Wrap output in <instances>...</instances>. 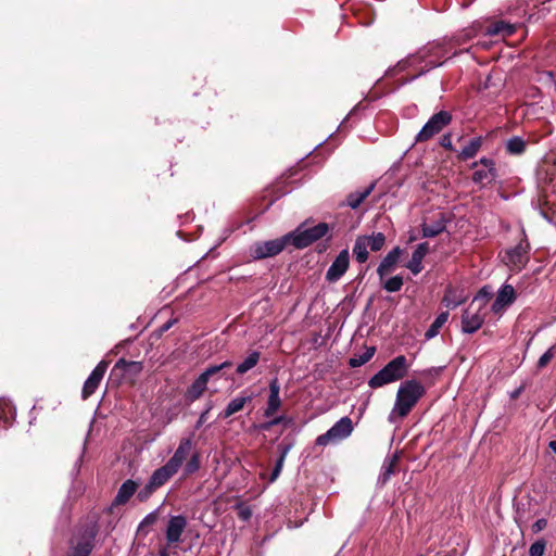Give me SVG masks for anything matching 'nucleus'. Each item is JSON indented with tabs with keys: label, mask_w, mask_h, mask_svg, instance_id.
Here are the masks:
<instances>
[{
	"label": "nucleus",
	"mask_w": 556,
	"mask_h": 556,
	"mask_svg": "<svg viewBox=\"0 0 556 556\" xmlns=\"http://www.w3.org/2000/svg\"><path fill=\"white\" fill-rule=\"evenodd\" d=\"M425 394L426 389L419 381L410 379L402 382L397 389L389 421L404 419Z\"/></svg>",
	"instance_id": "obj_1"
},
{
	"label": "nucleus",
	"mask_w": 556,
	"mask_h": 556,
	"mask_svg": "<svg viewBox=\"0 0 556 556\" xmlns=\"http://www.w3.org/2000/svg\"><path fill=\"white\" fill-rule=\"evenodd\" d=\"M444 55L445 51L441 43H431L420 49L415 54L399 61L393 71L403 72L408 67H417L418 65L425 64L420 66L417 74L409 79V81H412L428 71L442 65L443 62H440L439 60Z\"/></svg>",
	"instance_id": "obj_2"
},
{
	"label": "nucleus",
	"mask_w": 556,
	"mask_h": 556,
	"mask_svg": "<svg viewBox=\"0 0 556 556\" xmlns=\"http://www.w3.org/2000/svg\"><path fill=\"white\" fill-rule=\"evenodd\" d=\"M408 368L407 358L404 355H399L372 376L368 381V386L372 389H377L397 381L406 376Z\"/></svg>",
	"instance_id": "obj_3"
},
{
	"label": "nucleus",
	"mask_w": 556,
	"mask_h": 556,
	"mask_svg": "<svg viewBox=\"0 0 556 556\" xmlns=\"http://www.w3.org/2000/svg\"><path fill=\"white\" fill-rule=\"evenodd\" d=\"M328 231L329 227L326 223H319L309 228L301 225L295 230L287 233V238L294 248L304 249L325 237Z\"/></svg>",
	"instance_id": "obj_4"
},
{
	"label": "nucleus",
	"mask_w": 556,
	"mask_h": 556,
	"mask_svg": "<svg viewBox=\"0 0 556 556\" xmlns=\"http://www.w3.org/2000/svg\"><path fill=\"white\" fill-rule=\"evenodd\" d=\"M288 244L290 243L287 235L268 241H258L251 245L250 256L253 260L273 257L281 253Z\"/></svg>",
	"instance_id": "obj_5"
},
{
	"label": "nucleus",
	"mask_w": 556,
	"mask_h": 556,
	"mask_svg": "<svg viewBox=\"0 0 556 556\" xmlns=\"http://www.w3.org/2000/svg\"><path fill=\"white\" fill-rule=\"evenodd\" d=\"M232 366L230 361H226L219 365H213L207 367L188 388L186 392V397L188 401L193 402L202 396L204 391L206 390V386L210 377L217 374L224 368H229Z\"/></svg>",
	"instance_id": "obj_6"
},
{
	"label": "nucleus",
	"mask_w": 556,
	"mask_h": 556,
	"mask_svg": "<svg viewBox=\"0 0 556 556\" xmlns=\"http://www.w3.org/2000/svg\"><path fill=\"white\" fill-rule=\"evenodd\" d=\"M353 431V424L350 417L339 419L326 433L320 434L316 439V444L325 446L330 442L346 439Z\"/></svg>",
	"instance_id": "obj_7"
},
{
	"label": "nucleus",
	"mask_w": 556,
	"mask_h": 556,
	"mask_svg": "<svg viewBox=\"0 0 556 556\" xmlns=\"http://www.w3.org/2000/svg\"><path fill=\"white\" fill-rule=\"evenodd\" d=\"M452 121V115L447 111H440L430 117L416 136V141L422 142L439 134Z\"/></svg>",
	"instance_id": "obj_8"
},
{
	"label": "nucleus",
	"mask_w": 556,
	"mask_h": 556,
	"mask_svg": "<svg viewBox=\"0 0 556 556\" xmlns=\"http://www.w3.org/2000/svg\"><path fill=\"white\" fill-rule=\"evenodd\" d=\"M504 261L513 270H521L529 261V243L521 240L516 247L506 251Z\"/></svg>",
	"instance_id": "obj_9"
},
{
	"label": "nucleus",
	"mask_w": 556,
	"mask_h": 556,
	"mask_svg": "<svg viewBox=\"0 0 556 556\" xmlns=\"http://www.w3.org/2000/svg\"><path fill=\"white\" fill-rule=\"evenodd\" d=\"M479 165H482L483 168L475 170L472 175V181L475 184L485 186L495 180L497 177V172L495 168V163L492 159L481 157L478 162H473L471 167L476 168Z\"/></svg>",
	"instance_id": "obj_10"
},
{
	"label": "nucleus",
	"mask_w": 556,
	"mask_h": 556,
	"mask_svg": "<svg viewBox=\"0 0 556 556\" xmlns=\"http://www.w3.org/2000/svg\"><path fill=\"white\" fill-rule=\"evenodd\" d=\"M472 303L464 311L462 315V330L465 333H473L478 331L484 321V314L481 307L473 308Z\"/></svg>",
	"instance_id": "obj_11"
},
{
	"label": "nucleus",
	"mask_w": 556,
	"mask_h": 556,
	"mask_svg": "<svg viewBox=\"0 0 556 556\" xmlns=\"http://www.w3.org/2000/svg\"><path fill=\"white\" fill-rule=\"evenodd\" d=\"M187 527V519L182 515L172 516L166 525L165 538L167 546L181 542V535Z\"/></svg>",
	"instance_id": "obj_12"
},
{
	"label": "nucleus",
	"mask_w": 556,
	"mask_h": 556,
	"mask_svg": "<svg viewBox=\"0 0 556 556\" xmlns=\"http://www.w3.org/2000/svg\"><path fill=\"white\" fill-rule=\"evenodd\" d=\"M350 254L346 249L342 250L326 273L328 282H337L349 269Z\"/></svg>",
	"instance_id": "obj_13"
},
{
	"label": "nucleus",
	"mask_w": 556,
	"mask_h": 556,
	"mask_svg": "<svg viewBox=\"0 0 556 556\" xmlns=\"http://www.w3.org/2000/svg\"><path fill=\"white\" fill-rule=\"evenodd\" d=\"M109 363L105 361H101L96 368L91 371L89 377L84 383L81 396L84 400L88 399L90 395H92L96 390L98 389L101 380L104 377V374L108 369Z\"/></svg>",
	"instance_id": "obj_14"
},
{
	"label": "nucleus",
	"mask_w": 556,
	"mask_h": 556,
	"mask_svg": "<svg viewBox=\"0 0 556 556\" xmlns=\"http://www.w3.org/2000/svg\"><path fill=\"white\" fill-rule=\"evenodd\" d=\"M516 299L515 289L510 285H504L500 288L496 299L491 306L494 314H502L506 307L514 303Z\"/></svg>",
	"instance_id": "obj_15"
},
{
	"label": "nucleus",
	"mask_w": 556,
	"mask_h": 556,
	"mask_svg": "<svg viewBox=\"0 0 556 556\" xmlns=\"http://www.w3.org/2000/svg\"><path fill=\"white\" fill-rule=\"evenodd\" d=\"M402 254L403 250L400 247H395L387 253L377 268V274L380 280H383L388 274L394 270Z\"/></svg>",
	"instance_id": "obj_16"
},
{
	"label": "nucleus",
	"mask_w": 556,
	"mask_h": 556,
	"mask_svg": "<svg viewBox=\"0 0 556 556\" xmlns=\"http://www.w3.org/2000/svg\"><path fill=\"white\" fill-rule=\"evenodd\" d=\"M192 439L191 438H182L179 441V444L174 453V455L167 460L174 468L178 471L181 468L182 464L187 460L191 450H192Z\"/></svg>",
	"instance_id": "obj_17"
},
{
	"label": "nucleus",
	"mask_w": 556,
	"mask_h": 556,
	"mask_svg": "<svg viewBox=\"0 0 556 556\" xmlns=\"http://www.w3.org/2000/svg\"><path fill=\"white\" fill-rule=\"evenodd\" d=\"M280 384L277 378H274L269 382V395L267 400V405L264 410L265 417H271L274 414L277 413V410L281 406V400H280Z\"/></svg>",
	"instance_id": "obj_18"
},
{
	"label": "nucleus",
	"mask_w": 556,
	"mask_h": 556,
	"mask_svg": "<svg viewBox=\"0 0 556 556\" xmlns=\"http://www.w3.org/2000/svg\"><path fill=\"white\" fill-rule=\"evenodd\" d=\"M429 252V244L427 242L419 243L413 254L412 258L406 264V267L413 275H418L424 269L422 260Z\"/></svg>",
	"instance_id": "obj_19"
},
{
	"label": "nucleus",
	"mask_w": 556,
	"mask_h": 556,
	"mask_svg": "<svg viewBox=\"0 0 556 556\" xmlns=\"http://www.w3.org/2000/svg\"><path fill=\"white\" fill-rule=\"evenodd\" d=\"M177 472L178 470L166 462L162 467L153 471L152 476L149 479V481L151 482V486L160 489L167 481H169V479L174 477Z\"/></svg>",
	"instance_id": "obj_20"
},
{
	"label": "nucleus",
	"mask_w": 556,
	"mask_h": 556,
	"mask_svg": "<svg viewBox=\"0 0 556 556\" xmlns=\"http://www.w3.org/2000/svg\"><path fill=\"white\" fill-rule=\"evenodd\" d=\"M515 24L505 21H495L492 22L489 26H486L484 35L490 37L506 38L511 36L515 33Z\"/></svg>",
	"instance_id": "obj_21"
},
{
	"label": "nucleus",
	"mask_w": 556,
	"mask_h": 556,
	"mask_svg": "<svg viewBox=\"0 0 556 556\" xmlns=\"http://www.w3.org/2000/svg\"><path fill=\"white\" fill-rule=\"evenodd\" d=\"M137 483L134 480H126L118 489L117 494L113 501L114 505H124L135 494Z\"/></svg>",
	"instance_id": "obj_22"
},
{
	"label": "nucleus",
	"mask_w": 556,
	"mask_h": 556,
	"mask_svg": "<svg viewBox=\"0 0 556 556\" xmlns=\"http://www.w3.org/2000/svg\"><path fill=\"white\" fill-rule=\"evenodd\" d=\"M251 401L252 396H237L228 403L226 409L219 416L224 419L229 418L233 414L240 412L244 405Z\"/></svg>",
	"instance_id": "obj_23"
},
{
	"label": "nucleus",
	"mask_w": 556,
	"mask_h": 556,
	"mask_svg": "<svg viewBox=\"0 0 556 556\" xmlns=\"http://www.w3.org/2000/svg\"><path fill=\"white\" fill-rule=\"evenodd\" d=\"M368 244L363 236H358L355 240L353 254L358 263H365L368 260Z\"/></svg>",
	"instance_id": "obj_24"
},
{
	"label": "nucleus",
	"mask_w": 556,
	"mask_h": 556,
	"mask_svg": "<svg viewBox=\"0 0 556 556\" xmlns=\"http://www.w3.org/2000/svg\"><path fill=\"white\" fill-rule=\"evenodd\" d=\"M375 188V184L369 185L362 191H356L348 197V205L352 208H357L361 203L371 193Z\"/></svg>",
	"instance_id": "obj_25"
},
{
	"label": "nucleus",
	"mask_w": 556,
	"mask_h": 556,
	"mask_svg": "<svg viewBox=\"0 0 556 556\" xmlns=\"http://www.w3.org/2000/svg\"><path fill=\"white\" fill-rule=\"evenodd\" d=\"M445 229V222L443 218H440L433 223H424L422 224V236L425 238H433Z\"/></svg>",
	"instance_id": "obj_26"
},
{
	"label": "nucleus",
	"mask_w": 556,
	"mask_h": 556,
	"mask_svg": "<svg viewBox=\"0 0 556 556\" xmlns=\"http://www.w3.org/2000/svg\"><path fill=\"white\" fill-rule=\"evenodd\" d=\"M260 357H261V354L257 351H253L252 353H250L244 358L243 362L238 364L237 369H236L237 374L243 375V374L248 372L249 370H251L253 367H255L257 365Z\"/></svg>",
	"instance_id": "obj_27"
},
{
	"label": "nucleus",
	"mask_w": 556,
	"mask_h": 556,
	"mask_svg": "<svg viewBox=\"0 0 556 556\" xmlns=\"http://www.w3.org/2000/svg\"><path fill=\"white\" fill-rule=\"evenodd\" d=\"M482 146L481 137L472 138L460 151L459 156L464 160L476 156Z\"/></svg>",
	"instance_id": "obj_28"
},
{
	"label": "nucleus",
	"mask_w": 556,
	"mask_h": 556,
	"mask_svg": "<svg viewBox=\"0 0 556 556\" xmlns=\"http://www.w3.org/2000/svg\"><path fill=\"white\" fill-rule=\"evenodd\" d=\"M15 408L11 404V402L7 399L0 397V421L4 424H9L14 419Z\"/></svg>",
	"instance_id": "obj_29"
},
{
	"label": "nucleus",
	"mask_w": 556,
	"mask_h": 556,
	"mask_svg": "<svg viewBox=\"0 0 556 556\" xmlns=\"http://www.w3.org/2000/svg\"><path fill=\"white\" fill-rule=\"evenodd\" d=\"M380 281L382 283V288L387 292H391V293L400 291L404 285L403 277L400 275H396V276H393L390 278L384 277V279L380 280Z\"/></svg>",
	"instance_id": "obj_30"
},
{
	"label": "nucleus",
	"mask_w": 556,
	"mask_h": 556,
	"mask_svg": "<svg viewBox=\"0 0 556 556\" xmlns=\"http://www.w3.org/2000/svg\"><path fill=\"white\" fill-rule=\"evenodd\" d=\"M368 244V248L374 251H380L386 243V236L382 232H376L370 236H363Z\"/></svg>",
	"instance_id": "obj_31"
},
{
	"label": "nucleus",
	"mask_w": 556,
	"mask_h": 556,
	"mask_svg": "<svg viewBox=\"0 0 556 556\" xmlns=\"http://www.w3.org/2000/svg\"><path fill=\"white\" fill-rule=\"evenodd\" d=\"M448 313L443 312L434 319L430 328L426 332L428 339L435 337L439 333L440 328L447 321Z\"/></svg>",
	"instance_id": "obj_32"
},
{
	"label": "nucleus",
	"mask_w": 556,
	"mask_h": 556,
	"mask_svg": "<svg viewBox=\"0 0 556 556\" xmlns=\"http://www.w3.org/2000/svg\"><path fill=\"white\" fill-rule=\"evenodd\" d=\"M201 467V458L199 452H193L190 458L187 460L184 467V473L186 476L197 472Z\"/></svg>",
	"instance_id": "obj_33"
},
{
	"label": "nucleus",
	"mask_w": 556,
	"mask_h": 556,
	"mask_svg": "<svg viewBox=\"0 0 556 556\" xmlns=\"http://www.w3.org/2000/svg\"><path fill=\"white\" fill-rule=\"evenodd\" d=\"M395 462H396L395 456H393L392 458H387L383 462L381 472L379 476V481L382 484H384L390 479L391 475L393 473V467H394Z\"/></svg>",
	"instance_id": "obj_34"
},
{
	"label": "nucleus",
	"mask_w": 556,
	"mask_h": 556,
	"mask_svg": "<svg viewBox=\"0 0 556 556\" xmlns=\"http://www.w3.org/2000/svg\"><path fill=\"white\" fill-rule=\"evenodd\" d=\"M506 148L511 154H520L525 151L526 143L520 137H513L507 141Z\"/></svg>",
	"instance_id": "obj_35"
},
{
	"label": "nucleus",
	"mask_w": 556,
	"mask_h": 556,
	"mask_svg": "<svg viewBox=\"0 0 556 556\" xmlns=\"http://www.w3.org/2000/svg\"><path fill=\"white\" fill-rule=\"evenodd\" d=\"M491 295V291L486 288V287H483L479 293L475 296V299L472 300V305H478L479 307L483 308L485 306V303H486V300H488V296Z\"/></svg>",
	"instance_id": "obj_36"
},
{
	"label": "nucleus",
	"mask_w": 556,
	"mask_h": 556,
	"mask_svg": "<svg viewBox=\"0 0 556 556\" xmlns=\"http://www.w3.org/2000/svg\"><path fill=\"white\" fill-rule=\"evenodd\" d=\"M157 489L155 486H151V482L148 481L147 484L140 489L137 493V498L140 502L147 501Z\"/></svg>",
	"instance_id": "obj_37"
},
{
	"label": "nucleus",
	"mask_w": 556,
	"mask_h": 556,
	"mask_svg": "<svg viewBox=\"0 0 556 556\" xmlns=\"http://www.w3.org/2000/svg\"><path fill=\"white\" fill-rule=\"evenodd\" d=\"M546 543L544 540L535 541L529 548L530 556H543Z\"/></svg>",
	"instance_id": "obj_38"
},
{
	"label": "nucleus",
	"mask_w": 556,
	"mask_h": 556,
	"mask_svg": "<svg viewBox=\"0 0 556 556\" xmlns=\"http://www.w3.org/2000/svg\"><path fill=\"white\" fill-rule=\"evenodd\" d=\"M555 356V348H549L538 361V367H545Z\"/></svg>",
	"instance_id": "obj_39"
},
{
	"label": "nucleus",
	"mask_w": 556,
	"mask_h": 556,
	"mask_svg": "<svg viewBox=\"0 0 556 556\" xmlns=\"http://www.w3.org/2000/svg\"><path fill=\"white\" fill-rule=\"evenodd\" d=\"M285 463V454H281L278 460L276 462L275 468L270 475L269 482H274L280 475Z\"/></svg>",
	"instance_id": "obj_40"
},
{
	"label": "nucleus",
	"mask_w": 556,
	"mask_h": 556,
	"mask_svg": "<svg viewBox=\"0 0 556 556\" xmlns=\"http://www.w3.org/2000/svg\"><path fill=\"white\" fill-rule=\"evenodd\" d=\"M237 510H238V517L243 521H248L252 516V510L248 506L238 505Z\"/></svg>",
	"instance_id": "obj_41"
},
{
	"label": "nucleus",
	"mask_w": 556,
	"mask_h": 556,
	"mask_svg": "<svg viewBox=\"0 0 556 556\" xmlns=\"http://www.w3.org/2000/svg\"><path fill=\"white\" fill-rule=\"evenodd\" d=\"M90 548L87 544H79L74 548L72 556H88Z\"/></svg>",
	"instance_id": "obj_42"
},
{
	"label": "nucleus",
	"mask_w": 556,
	"mask_h": 556,
	"mask_svg": "<svg viewBox=\"0 0 556 556\" xmlns=\"http://www.w3.org/2000/svg\"><path fill=\"white\" fill-rule=\"evenodd\" d=\"M212 407H213L212 404H208L206 409L200 415V417H199V419H198V421L195 424V429H199V428H201L204 425V422L207 419V415H208L210 410L212 409Z\"/></svg>",
	"instance_id": "obj_43"
},
{
	"label": "nucleus",
	"mask_w": 556,
	"mask_h": 556,
	"mask_svg": "<svg viewBox=\"0 0 556 556\" xmlns=\"http://www.w3.org/2000/svg\"><path fill=\"white\" fill-rule=\"evenodd\" d=\"M547 525V521L545 518H540L538 519L533 525H532V531L533 533H539L541 532Z\"/></svg>",
	"instance_id": "obj_44"
},
{
	"label": "nucleus",
	"mask_w": 556,
	"mask_h": 556,
	"mask_svg": "<svg viewBox=\"0 0 556 556\" xmlns=\"http://www.w3.org/2000/svg\"><path fill=\"white\" fill-rule=\"evenodd\" d=\"M155 520H156V514L155 513H151V514H149V515H147L144 517V519L141 522V526L152 525V523L155 522Z\"/></svg>",
	"instance_id": "obj_45"
},
{
	"label": "nucleus",
	"mask_w": 556,
	"mask_h": 556,
	"mask_svg": "<svg viewBox=\"0 0 556 556\" xmlns=\"http://www.w3.org/2000/svg\"><path fill=\"white\" fill-rule=\"evenodd\" d=\"M441 146L447 149H452V141L450 136H443L441 139Z\"/></svg>",
	"instance_id": "obj_46"
},
{
	"label": "nucleus",
	"mask_w": 556,
	"mask_h": 556,
	"mask_svg": "<svg viewBox=\"0 0 556 556\" xmlns=\"http://www.w3.org/2000/svg\"><path fill=\"white\" fill-rule=\"evenodd\" d=\"M443 302L446 304V306L452 307H456L462 303V301H451L447 294L444 296Z\"/></svg>",
	"instance_id": "obj_47"
},
{
	"label": "nucleus",
	"mask_w": 556,
	"mask_h": 556,
	"mask_svg": "<svg viewBox=\"0 0 556 556\" xmlns=\"http://www.w3.org/2000/svg\"><path fill=\"white\" fill-rule=\"evenodd\" d=\"M367 362V358H351L350 364L352 367H357Z\"/></svg>",
	"instance_id": "obj_48"
},
{
	"label": "nucleus",
	"mask_w": 556,
	"mask_h": 556,
	"mask_svg": "<svg viewBox=\"0 0 556 556\" xmlns=\"http://www.w3.org/2000/svg\"><path fill=\"white\" fill-rule=\"evenodd\" d=\"M168 549H167V546H164L162 548H160L159 551V556H168Z\"/></svg>",
	"instance_id": "obj_49"
},
{
	"label": "nucleus",
	"mask_w": 556,
	"mask_h": 556,
	"mask_svg": "<svg viewBox=\"0 0 556 556\" xmlns=\"http://www.w3.org/2000/svg\"><path fill=\"white\" fill-rule=\"evenodd\" d=\"M548 446L556 454V440L551 441Z\"/></svg>",
	"instance_id": "obj_50"
},
{
	"label": "nucleus",
	"mask_w": 556,
	"mask_h": 556,
	"mask_svg": "<svg viewBox=\"0 0 556 556\" xmlns=\"http://www.w3.org/2000/svg\"><path fill=\"white\" fill-rule=\"evenodd\" d=\"M280 421H281V417L275 418V419H273V420L268 424V426H275V425H278Z\"/></svg>",
	"instance_id": "obj_51"
},
{
	"label": "nucleus",
	"mask_w": 556,
	"mask_h": 556,
	"mask_svg": "<svg viewBox=\"0 0 556 556\" xmlns=\"http://www.w3.org/2000/svg\"><path fill=\"white\" fill-rule=\"evenodd\" d=\"M374 350L370 353H366L363 358H367V361L372 356Z\"/></svg>",
	"instance_id": "obj_52"
},
{
	"label": "nucleus",
	"mask_w": 556,
	"mask_h": 556,
	"mask_svg": "<svg viewBox=\"0 0 556 556\" xmlns=\"http://www.w3.org/2000/svg\"><path fill=\"white\" fill-rule=\"evenodd\" d=\"M374 350L370 353H366L363 358H367V361L372 356Z\"/></svg>",
	"instance_id": "obj_53"
},
{
	"label": "nucleus",
	"mask_w": 556,
	"mask_h": 556,
	"mask_svg": "<svg viewBox=\"0 0 556 556\" xmlns=\"http://www.w3.org/2000/svg\"><path fill=\"white\" fill-rule=\"evenodd\" d=\"M130 365H131V366H135V367H136V368H138V369H140V368H141L140 364H139V363H136V362L130 363Z\"/></svg>",
	"instance_id": "obj_54"
},
{
	"label": "nucleus",
	"mask_w": 556,
	"mask_h": 556,
	"mask_svg": "<svg viewBox=\"0 0 556 556\" xmlns=\"http://www.w3.org/2000/svg\"><path fill=\"white\" fill-rule=\"evenodd\" d=\"M288 451H289V447H286V448L282 451V453H281V454H285V457H286V456H287Z\"/></svg>",
	"instance_id": "obj_55"
},
{
	"label": "nucleus",
	"mask_w": 556,
	"mask_h": 556,
	"mask_svg": "<svg viewBox=\"0 0 556 556\" xmlns=\"http://www.w3.org/2000/svg\"><path fill=\"white\" fill-rule=\"evenodd\" d=\"M121 363H124V361L119 359L118 363L116 364V366H118Z\"/></svg>",
	"instance_id": "obj_56"
}]
</instances>
